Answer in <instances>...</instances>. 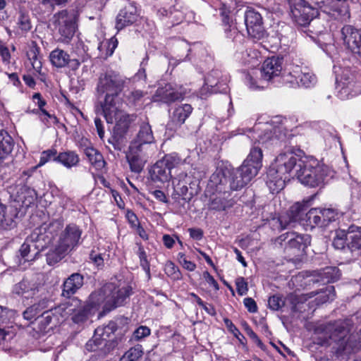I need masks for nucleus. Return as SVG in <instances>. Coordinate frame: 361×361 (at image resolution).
I'll return each instance as SVG.
<instances>
[{"instance_id": "nucleus-1", "label": "nucleus", "mask_w": 361, "mask_h": 361, "mask_svg": "<svg viewBox=\"0 0 361 361\" xmlns=\"http://www.w3.org/2000/svg\"><path fill=\"white\" fill-rule=\"evenodd\" d=\"M305 159H299L291 152L280 154L275 159V164L270 166L267 174V185L271 193L281 190L286 181L297 177Z\"/></svg>"}, {"instance_id": "nucleus-2", "label": "nucleus", "mask_w": 361, "mask_h": 361, "mask_svg": "<svg viewBox=\"0 0 361 361\" xmlns=\"http://www.w3.org/2000/svg\"><path fill=\"white\" fill-rule=\"evenodd\" d=\"M63 223L54 220L36 228L20 248V253L25 262H32L37 258L40 251L47 247L54 237L62 229Z\"/></svg>"}, {"instance_id": "nucleus-3", "label": "nucleus", "mask_w": 361, "mask_h": 361, "mask_svg": "<svg viewBox=\"0 0 361 361\" xmlns=\"http://www.w3.org/2000/svg\"><path fill=\"white\" fill-rule=\"evenodd\" d=\"M283 59L271 57L266 59L261 68L252 70L245 75V82L252 90L264 88L268 82L276 83L282 73Z\"/></svg>"}, {"instance_id": "nucleus-4", "label": "nucleus", "mask_w": 361, "mask_h": 361, "mask_svg": "<svg viewBox=\"0 0 361 361\" xmlns=\"http://www.w3.org/2000/svg\"><path fill=\"white\" fill-rule=\"evenodd\" d=\"M333 247L343 252L347 262H353L361 257V227L350 226L348 231H336L332 241Z\"/></svg>"}, {"instance_id": "nucleus-5", "label": "nucleus", "mask_w": 361, "mask_h": 361, "mask_svg": "<svg viewBox=\"0 0 361 361\" xmlns=\"http://www.w3.org/2000/svg\"><path fill=\"white\" fill-rule=\"evenodd\" d=\"M124 84L123 77L114 71L100 74L96 91L102 109L116 103V99L122 92Z\"/></svg>"}, {"instance_id": "nucleus-6", "label": "nucleus", "mask_w": 361, "mask_h": 361, "mask_svg": "<svg viewBox=\"0 0 361 361\" xmlns=\"http://www.w3.org/2000/svg\"><path fill=\"white\" fill-rule=\"evenodd\" d=\"M101 293H92L90 295V302H82L76 298H73L66 302L58 306V312L63 313L64 321L71 318L72 322L77 324H83L94 314L95 305L98 304L94 301Z\"/></svg>"}, {"instance_id": "nucleus-7", "label": "nucleus", "mask_w": 361, "mask_h": 361, "mask_svg": "<svg viewBox=\"0 0 361 361\" xmlns=\"http://www.w3.org/2000/svg\"><path fill=\"white\" fill-rule=\"evenodd\" d=\"M274 121L257 123L252 129H247V137L255 143L258 142L266 147L278 146L286 138L282 126H274ZM245 133V132H243Z\"/></svg>"}, {"instance_id": "nucleus-8", "label": "nucleus", "mask_w": 361, "mask_h": 361, "mask_svg": "<svg viewBox=\"0 0 361 361\" xmlns=\"http://www.w3.org/2000/svg\"><path fill=\"white\" fill-rule=\"evenodd\" d=\"M297 178L300 182L309 187L314 188L321 185L329 178L333 177V172L324 164H320L317 160L305 158Z\"/></svg>"}, {"instance_id": "nucleus-9", "label": "nucleus", "mask_w": 361, "mask_h": 361, "mask_svg": "<svg viewBox=\"0 0 361 361\" xmlns=\"http://www.w3.org/2000/svg\"><path fill=\"white\" fill-rule=\"evenodd\" d=\"M133 288L130 283L125 280H114L106 283L101 290L104 296V310L111 311L122 306L132 294Z\"/></svg>"}, {"instance_id": "nucleus-10", "label": "nucleus", "mask_w": 361, "mask_h": 361, "mask_svg": "<svg viewBox=\"0 0 361 361\" xmlns=\"http://www.w3.org/2000/svg\"><path fill=\"white\" fill-rule=\"evenodd\" d=\"M311 4L305 0H289L290 12L295 22L300 26L309 25L319 15V9L324 12L328 0H310Z\"/></svg>"}, {"instance_id": "nucleus-11", "label": "nucleus", "mask_w": 361, "mask_h": 361, "mask_svg": "<svg viewBox=\"0 0 361 361\" xmlns=\"http://www.w3.org/2000/svg\"><path fill=\"white\" fill-rule=\"evenodd\" d=\"M56 25L60 40L62 42L68 43L71 41L75 35L77 25V13L72 11L63 10L59 12L56 16Z\"/></svg>"}, {"instance_id": "nucleus-12", "label": "nucleus", "mask_w": 361, "mask_h": 361, "mask_svg": "<svg viewBox=\"0 0 361 361\" xmlns=\"http://www.w3.org/2000/svg\"><path fill=\"white\" fill-rule=\"evenodd\" d=\"M182 163L181 159L176 154L164 156L157 161L151 169L149 173L151 179L154 182L165 183L171 178V170Z\"/></svg>"}, {"instance_id": "nucleus-13", "label": "nucleus", "mask_w": 361, "mask_h": 361, "mask_svg": "<svg viewBox=\"0 0 361 361\" xmlns=\"http://www.w3.org/2000/svg\"><path fill=\"white\" fill-rule=\"evenodd\" d=\"M103 115L109 123H115L114 130L117 134L123 135L128 129L130 124L135 120V116L128 114L120 110L116 103L102 109Z\"/></svg>"}, {"instance_id": "nucleus-14", "label": "nucleus", "mask_w": 361, "mask_h": 361, "mask_svg": "<svg viewBox=\"0 0 361 361\" xmlns=\"http://www.w3.org/2000/svg\"><path fill=\"white\" fill-rule=\"evenodd\" d=\"M227 78L218 70L212 71L205 78L204 85L200 90V97L206 98L213 93H226L228 91Z\"/></svg>"}, {"instance_id": "nucleus-15", "label": "nucleus", "mask_w": 361, "mask_h": 361, "mask_svg": "<svg viewBox=\"0 0 361 361\" xmlns=\"http://www.w3.org/2000/svg\"><path fill=\"white\" fill-rule=\"evenodd\" d=\"M326 331L329 333V338L338 343V351L350 353L353 350L349 339L345 340L349 332L345 322L339 320L329 323L326 326Z\"/></svg>"}, {"instance_id": "nucleus-16", "label": "nucleus", "mask_w": 361, "mask_h": 361, "mask_svg": "<svg viewBox=\"0 0 361 361\" xmlns=\"http://www.w3.org/2000/svg\"><path fill=\"white\" fill-rule=\"evenodd\" d=\"M336 76V85L338 90V96L341 99L349 98L350 96H353L355 94L354 88L355 82L354 76L348 68L338 70L334 67Z\"/></svg>"}, {"instance_id": "nucleus-17", "label": "nucleus", "mask_w": 361, "mask_h": 361, "mask_svg": "<svg viewBox=\"0 0 361 361\" xmlns=\"http://www.w3.org/2000/svg\"><path fill=\"white\" fill-rule=\"evenodd\" d=\"M336 214V210L331 208H312L305 214L304 221L311 227H324L335 221Z\"/></svg>"}, {"instance_id": "nucleus-18", "label": "nucleus", "mask_w": 361, "mask_h": 361, "mask_svg": "<svg viewBox=\"0 0 361 361\" xmlns=\"http://www.w3.org/2000/svg\"><path fill=\"white\" fill-rule=\"evenodd\" d=\"M245 23L248 35L254 40H260L267 35L264 28L262 18L254 9H248L245 13Z\"/></svg>"}, {"instance_id": "nucleus-19", "label": "nucleus", "mask_w": 361, "mask_h": 361, "mask_svg": "<svg viewBox=\"0 0 361 361\" xmlns=\"http://www.w3.org/2000/svg\"><path fill=\"white\" fill-rule=\"evenodd\" d=\"M82 233V231L78 226L70 224L61 231L56 243L70 252L80 244Z\"/></svg>"}, {"instance_id": "nucleus-20", "label": "nucleus", "mask_w": 361, "mask_h": 361, "mask_svg": "<svg viewBox=\"0 0 361 361\" xmlns=\"http://www.w3.org/2000/svg\"><path fill=\"white\" fill-rule=\"evenodd\" d=\"M310 202L308 200H304L302 203L296 202L290 207L286 214L279 216V221L281 228L285 229L293 226L298 221H304Z\"/></svg>"}, {"instance_id": "nucleus-21", "label": "nucleus", "mask_w": 361, "mask_h": 361, "mask_svg": "<svg viewBox=\"0 0 361 361\" xmlns=\"http://www.w3.org/2000/svg\"><path fill=\"white\" fill-rule=\"evenodd\" d=\"M341 35L347 48L353 53L361 56V30L351 25H345L341 30Z\"/></svg>"}, {"instance_id": "nucleus-22", "label": "nucleus", "mask_w": 361, "mask_h": 361, "mask_svg": "<svg viewBox=\"0 0 361 361\" xmlns=\"http://www.w3.org/2000/svg\"><path fill=\"white\" fill-rule=\"evenodd\" d=\"M184 94V91L178 90L176 87L173 86L171 84H166L165 86L159 87L157 90L152 97V101L169 104L183 99Z\"/></svg>"}, {"instance_id": "nucleus-23", "label": "nucleus", "mask_w": 361, "mask_h": 361, "mask_svg": "<svg viewBox=\"0 0 361 361\" xmlns=\"http://www.w3.org/2000/svg\"><path fill=\"white\" fill-rule=\"evenodd\" d=\"M279 238L281 241H287L285 248L286 250H293L300 252L304 250L310 243L309 235H301L295 232H287L281 235Z\"/></svg>"}, {"instance_id": "nucleus-24", "label": "nucleus", "mask_w": 361, "mask_h": 361, "mask_svg": "<svg viewBox=\"0 0 361 361\" xmlns=\"http://www.w3.org/2000/svg\"><path fill=\"white\" fill-rule=\"evenodd\" d=\"M138 17L139 15L135 4H129L128 6L122 8L117 15L116 29L119 31L127 26L133 25L137 20Z\"/></svg>"}, {"instance_id": "nucleus-25", "label": "nucleus", "mask_w": 361, "mask_h": 361, "mask_svg": "<svg viewBox=\"0 0 361 361\" xmlns=\"http://www.w3.org/2000/svg\"><path fill=\"white\" fill-rule=\"evenodd\" d=\"M224 32L226 38L232 39L234 43H240L244 39L243 35L238 30L233 19L229 16V10L224 6L220 9Z\"/></svg>"}, {"instance_id": "nucleus-26", "label": "nucleus", "mask_w": 361, "mask_h": 361, "mask_svg": "<svg viewBox=\"0 0 361 361\" xmlns=\"http://www.w3.org/2000/svg\"><path fill=\"white\" fill-rule=\"evenodd\" d=\"M49 60L51 63L56 68L70 66L72 69H77L80 64L79 59H71L66 51L59 48L51 51Z\"/></svg>"}, {"instance_id": "nucleus-27", "label": "nucleus", "mask_w": 361, "mask_h": 361, "mask_svg": "<svg viewBox=\"0 0 361 361\" xmlns=\"http://www.w3.org/2000/svg\"><path fill=\"white\" fill-rule=\"evenodd\" d=\"M40 331H47L64 321L63 314L58 312V306L49 310L44 311L39 317H37Z\"/></svg>"}, {"instance_id": "nucleus-28", "label": "nucleus", "mask_w": 361, "mask_h": 361, "mask_svg": "<svg viewBox=\"0 0 361 361\" xmlns=\"http://www.w3.org/2000/svg\"><path fill=\"white\" fill-rule=\"evenodd\" d=\"M324 13L342 22L348 20L350 17L347 2L339 3L334 2V0H328V5L324 8Z\"/></svg>"}, {"instance_id": "nucleus-29", "label": "nucleus", "mask_w": 361, "mask_h": 361, "mask_svg": "<svg viewBox=\"0 0 361 361\" xmlns=\"http://www.w3.org/2000/svg\"><path fill=\"white\" fill-rule=\"evenodd\" d=\"M41 288L40 283L35 281L23 279L13 286V293L18 295L24 296L25 298H30L39 293Z\"/></svg>"}, {"instance_id": "nucleus-30", "label": "nucleus", "mask_w": 361, "mask_h": 361, "mask_svg": "<svg viewBox=\"0 0 361 361\" xmlns=\"http://www.w3.org/2000/svg\"><path fill=\"white\" fill-rule=\"evenodd\" d=\"M83 276L78 273L71 274L63 284L62 295L70 298L83 285Z\"/></svg>"}, {"instance_id": "nucleus-31", "label": "nucleus", "mask_w": 361, "mask_h": 361, "mask_svg": "<svg viewBox=\"0 0 361 361\" xmlns=\"http://www.w3.org/2000/svg\"><path fill=\"white\" fill-rule=\"evenodd\" d=\"M192 111L191 105L185 104L175 107L171 116V122L176 126H180L185 123Z\"/></svg>"}, {"instance_id": "nucleus-32", "label": "nucleus", "mask_w": 361, "mask_h": 361, "mask_svg": "<svg viewBox=\"0 0 361 361\" xmlns=\"http://www.w3.org/2000/svg\"><path fill=\"white\" fill-rule=\"evenodd\" d=\"M237 59L245 64L255 66L257 65L259 59L261 57V53L255 48H247L245 51H237L235 54Z\"/></svg>"}, {"instance_id": "nucleus-33", "label": "nucleus", "mask_w": 361, "mask_h": 361, "mask_svg": "<svg viewBox=\"0 0 361 361\" xmlns=\"http://www.w3.org/2000/svg\"><path fill=\"white\" fill-rule=\"evenodd\" d=\"M12 207H6L0 202V228L9 229L13 226L14 217Z\"/></svg>"}, {"instance_id": "nucleus-34", "label": "nucleus", "mask_w": 361, "mask_h": 361, "mask_svg": "<svg viewBox=\"0 0 361 361\" xmlns=\"http://www.w3.org/2000/svg\"><path fill=\"white\" fill-rule=\"evenodd\" d=\"M300 73V67L296 66L288 73H282L276 85H286L290 87H295L299 85L298 73Z\"/></svg>"}, {"instance_id": "nucleus-35", "label": "nucleus", "mask_w": 361, "mask_h": 361, "mask_svg": "<svg viewBox=\"0 0 361 361\" xmlns=\"http://www.w3.org/2000/svg\"><path fill=\"white\" fill-rule=\"evenodd\" d=\"M237 169L243 176L240 183V185H246L258 173L259 170L256 166H252L251 164L245 161Z\"/></svg>"}, {"instance_id": "nucleus-36", "label": "nucleus", "mask_w": 361, "mask_h": 361, "mask_svg": "<svg viewBox=\"0 0 361 361\" xmlns=\"http://www.w3.org/2000/svg\"><path fill=\"white\" fill-rule=\"evenodd\" d=\"M229 195L226 192L220 194L212 198L209 206V209L223 211L232 206L231 200H228Z\"/></svg>"}, {"instance_id": "nucleus-37", "label": "nucleus", "mask_w": 361, "mask_h": 361, "mask_svg": "<svg viewBox=\"0 0 361 361\" xmlns=\"http://www.w3.org/2000/svg\"><path fill=\"white\" fill-rule=\"evenodd\" d=\"M135 140L145 145H150L154 140L151 126L148 122H143L140 126L137 135Z\"/></svg>"}, {"instance_id": "nucleus-38", "label": "nucleus", "mask_w": 361, "mask_h": 361, "mask_svg": "<svg viewBox=\"0 0 361 361\" xmlns=\"http://www.w3.org/2000/svg\"><path fill=\"white\" fill-rule=\"evenodd\" d=\"M69 252L56 243L54 248L51 249L46 255L47 264L54 265L60 262Z\"/></svg>"}, {"instance_id": "nucleus-39", "label": "nucleus", "mask_w": 361, "mask_h": 361, "mask_svg": "<svg viewBox=\"0 0 361 361\" xmlns=\"http://www.w3.org/2000/svg\"><path fill=\"white\" fill-rule=\"evenodd\" d=\"M55 161H57L66 168H71L75 166L79 162L78 156L73 152H63L59 153L55 157Z\"/></svg>"}, {"instance_id": "nucleus-40", "label": "nucleus", "mask_w": 361, "mask_h": 361, "mask_svg": "<svg viewBox=\"0 0 361 361\" xmlns=\"http://www.w3.org/2000/svg\"><path fill=\"white\" fill-rule=\"evenodd\" d=\"M136 152H128L126 154V159L129 164L130 169L132 172L140 173L147 161V159L141 158L138 155L135 154Z\"/></svg>"}, {"instance_id": "nucleus-41", "label": "nucleus", "mask_w": 361, "mask_h": 361, "mask_svg": "<svg viewBox=\"0 0 361 361\" xmlns=\"http://www.w3.org/2000/svg\"><path fill=\"white\" fill-rule=\"evenodd\" d=\"M341 271L336 267H327L323 269L319 273L321 281L324 283H334L341 277Z\"/></svg>"}, {"instance_id": "nucleus-42", "label": "nucleus", "mask_w": 361, "mask_h": 361, "mask_svg": "<svg viewBox=\"0 0 361 361\" xmlns=\"http://www.w3.org/2000/svg\"><path fill=\"white\" fill-rule=\"evenodd\" d=\"M90 164L97 169L102 170L105 166L103 156L97 149L88 148L85 152Z\"/></svg>"}, {"instance_id": "nucleus-43", "label": "nucleus", "mask_w": 361, "mask_h": 361, "mask_svg": "<svg viewBox=\"0 0 361 361\" xmlns=\"http://www.w3.org/2000/svg\"><path fill=\"white\" fill-rule=\"evenodd\" d=\"M114 331V326H111L110 324L104 326V327H98L94 331V339L93 341H90L86 347L89 349V346L92 345V342L96 343V345H100L102 341H106L107 338L109 336V334H111Z\"/></svg>"}, {"instance_id": "nucleus-44", "label": "nucleus", "mask_w": 361, "mask_h": 361, "mask_svg": "<svg viewBox=\"0 0 361 361\" xmlns=\"http://www.w3.org/2000/svg\"><path fill=\"white\" fill-rule=\"evenodd\" d=\"M118 45V41L115 37H111L110 39L102 42L98 46V49L100 51V57L106 59L111 56Z\"/></svg>"}, {"instance_id": "nucleus-45", "label": "nucleus", "mask_w": 361, "mask_h": 361, "mask_svg": "<svg viewBox=\"0 0 361 361\" xmlns=\"http://www.w3.org/2000/svg\"><path fill=\"white\" fill-rule=\"evenodd\" d=\"M299 85L304 87H310L317 82V77L314 73L309 71L306 68L302 70L300 68V73H298Z\"/></svg>"}, {"instance_id": "nucleus-46", "label": "nucleus", "mask_w": 361, "mask_h": 361, "mask_svg": "<svg viewBox=\"0 0 361 361\" xmlns=\"http://www.w3.org/2000/svg\"><path fill=\"white\" fill-rule=\"evenodd\" d=\"M262 157L263 154L262 149L258 146H253L245 161L251 164L252 166H256L257 169H260L262 166Z\"/></svg>"}, {"instance_id": "nucleus-47", "label": "nucleus", "mask_w": 361, "mask_h": 361, "mask_svg": "<svg viewBox=\"0 0 361 361\" xmlns=\"http://www.w3.org/2000/svg\"><path fill=\"white\" fill-rule=\"evenodd\" d=\"M47 303V300H43L39 304H35L27 307L23 312V317L28 320L32 321V319H35L37 317H39L38 314L40 313L41 310L47 307L46 304Z\"/></svg>"}, {"instance_id": "nucleus-48", "label": "nucleus", "mask_w": 361, "mask_h": 361, "mask_svg": "<svg viewBox=\"0 0 361 361\" xmlns=\"http://www.w3.org/2000/svg\"><path fill=\"white\" fill-rule=\"evenodd\" d=\"M142 355V346L137 344L127 350L120 358L119 361H137Z\"/></svg>"}, {"instance_id": "nucleus-49", "label": "nucleus", "mask_w": 361, "mask_h": 361, "mask_svg": "<svg viewBox=\"0 0 361 361\" xmlns=\"http://www.w3.org/2000/svg\"><path fill=\"white\" fill-rule=\"evenodd\" d=\"M149 148V145L145 144L142 145L140 142L134 140L131 142L128 152H133V151L136 152V155L141 157L142 159H147L150 149Z\"/></svg>"}, {"instance_id": "nucleus-50", "label": "nucleus", "mask_w": 361, "mask_h": 361, "mask_svg": "<svg viewBox=\"0 0 361 361\" xmlns=\"http://www.w3.org/2000/svg\"><path fill=\"white\" fill-rule=\"evenodd\" d=\"M318 295L316 298L317 304H323L334 300L336 292L333 286H327L324 290H321L317 293Z\"/></svg>"}, {"instance_id": "nucleus-51", "label": "nucleus", "mask_w": 361, "mask_h": 361, "mask_svg": "<svg viewBox=\"0 0 361 361\" xmlns=\"http://www.w3.org/2000/svg\"><path fill=\"white\" fill-rule=\"evenodd\" d=\"M8 192L15 201L18 202H21L22 203H25L26 200L25 193L30 192L23 185H12L9 187Z\"/></svg>"}, {"instance_id": "nucleus-52", "label": "nucleus", "mask_w": 361, "mask_h": 361, "mask_svg": "<svg viewBox=\"0 0 361 361\" xmlns=\"http://www.w3.org/2000/svg\"><path fill=\"white\" fill-rule=\"evenodd\" d=\"M228 176V181L230 183V187L233 190H238L245 185H240V180L243 176L240 174L238 169H233L231 171L228 169L227 171Z\"/></svg>"}, {"instance_id": "nucleus-53", "label": "nucleus", "mask_w": 361, "mask_h": 361, "mask_svg": "<svg viewBox=\"0 0 361 361\" xmlns=\"http://www.w3.org/2000/svg\"><path fill=\"white\" fill-rule=\"evenodd\" d=\"M228 169L223 170L222 169H217L216 171L211 176L210 181L214 185L217 186L218 185H223L228 180Z\"/></svg>"}, {"instance_id": "nucleus-54", "label": "nucleus", "mask_w": 361, "mask_h": 361, "mask_svg": "<svg viewBox=\"0 0 361 361\" xmlns=\"http://www.w3.org/2000/svg\"><path fill=\"white\" fill-rule=\"evenodd\" d=\"M285 304V301L281 295L275 294L269 297L268 305L272 310L276 311L281 309Z\"/></svg>"}, {"instance_id": "nucleus-55", "label": "nucleus", "mask_w": 361, "mask_h": 361, "mask_svg": "<svg viewBox=\"0 0 361 361\" xmlns=\"http://www.w3.org/2000/svg\"><path fill=\"white\" fill-rule=\"evenodd\" d=\"M150 334L151 330L149 327L140 326L134 331L131 339L135 341H140L149 336Z\"/></svg>"}, {"instance_id": "nucleus-56", "label": "nucleus", "mask_w": 361, "mask_h": 361, "mask_svg": "<svg viewBox=\"0 0 361 361\" xmlns=\"http://www.w3.org/2000/svg\"><path fill=\"white\" fill-rule=\"evenodd\" d=\"M350 187L351 190V200L353 202H356L361 197L360 183L355 179H352Z\"/></svg>"}, {"instance_id": "nucleus-57", "label": "nucleus", "mask_w": 361, "mask_h": 361, "mask_svg": "<svg viewBox=\"0 0 361 361\" xmlns=\"http://www.w3.org/2000/svg\"><path fill=\"white\" fill-rule=\"evenodd\" d=\"M165 273L173 279H178L180 276V273L178 270V267L171 261H169L165 264Z\"/></svg>"}, {"instance_id": "nucleus-58", "label": "nucleus", "mask_w": 361, "mask_h": 361, "mask_svg": "<svg viewBox=\"0 0 361 361\" xmlns=\"http://www.w3.org/2000/svg\"><path fill=\"white\" fill-rule=\"evenodd\" d=\"M56 157L57 156H56V149H47V150L43 151L41 153L39 162L37 164V166H42L51 159L55 161V157Z\"/></svg>"}, {"instance_id": "nucleus-59", "label": "nucleus", "mask_w": 361, "mask_h": 361, "mask_svg": "<svg viewBox=\"0 0 361 361\" xmlns=\"http://www.w3.org/2000/svg\"><path fill=\"white\" fill-rule=\"evenodd\" d=\"M145 93L141 90H133L126 95L128 102L131 105L139 103L144 97Z\"/></svg>"}, {"instance_id": "nucleus-60", "label": "nucleus", "mask_w": 361, "mask_h": 361, "mask_svg": "<svg viewBox=\"0 0 361 361\" xmlns=\"http://www.w3.org/2000/svg\"><path fill=\"white\" fill-rule=\"evenodd\" d=\"M18 25L19 27L25 32H27L31 29L32 25L30 17L27 14H25L23 12L20 13L18 18Z\"/></svg>"}, {"instance_id": "nucleus-61", "label": "nucleus", "mask_w": 361, "mask_h": 361, "mask_svg": "<svg viewBox=\"0 0 361 361\" xmlns=\"http://www.w3.org/2000/svg\"><path fill=\"white\" fill-rule=\"evenodd\" d=\"M235 286L238 295H245L247 293L248 285L243 277H238L235 279Z\"/></svg>"}, {"instance_id": "nucleus-62", "label": "nucleus", "mask_w": 361, "mask_h": 361, "mask_svg": "<svg viewBox=\"0 0 361 361\" xmlns=\"http://www.w3.org/2000/svg\"><path fill=\"white\" fill-rule=\"evenodd\" d=\"M32 99L34 102H35L37 100V104L38 105L40 111H42V113L48 116L49 118H53L54 120H56V118L55 116H51V114H49L45 109H43V107L45 106L46 104V102L42 98V96L39 93H35L33 95H32Z\"/></svg>"}, {"instance_id": "nucleus-63", "label": "nucleus", "mask_w": 361, "mask_h": 361, "mask_svg": "<svg viewBox=\"0 0 361 361\" xmlns=\"http://www.w3.org/2000/svg\"><path fill=\"white\" fill-rule=\"evenodd\" d=\"M0 56L4 64L8 65L11 63V54L8 49L4 45H0Z\"/></svg>"}, {"instance_id": "nucleus-64", "label": "nucleus", "mask_w": 361, "mask_h": 361, "mask_svg": "<svg viewBox=\"0 0 361 361\" xmlns=\"http://www.w3.org/2000/svg\"><path fill=\"white\" fill-rule=\"evenodd\" d=\"M243 304L251 313H255L257 311V306L256 302L252 298H245L243 300Z\"/></svg>"}]
</instances>
